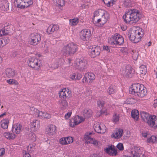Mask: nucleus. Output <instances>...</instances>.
<instances>
[{"label": "nucleus", "mask_w": 157, "mask_h": 157, "mask_svg": "<svg viewBox=\"0 0 157 157\" xmlns=\"http://www.w3.org/2000/svg\"><path fill=\"white\" fill-rule=\"evenodd\" d=\"M40 125V122L39 120H35L33 122L29 124V127L31 132L29 133L27 132L26 136L29 140L32 142H34L36 140V136L35 134L32 132H36L37 131L38 129L39 128Z\"/></svg>", "instance_id": "4"}, {"label": "nucleus", "mask_w": 157, "mask_h": 157, "mask_svg": "<svg viewBox=\"0 0 157 157\" xmlns=\"http://www.w3.org/2000/svg\"><path fill=\"white\" fill-rule=\"evenodd\" d=\"M1 39L3 42H5L4 43V45H6L10 41L9 38L8 37H4Z\"/></svg>", "instance_id": "49"}, {"label": "nucleus", "mask_w": 157, "mask_h": 157, "mask_svg": "<svg viewBox=\"0 0 157 157\" xmlns=\"http://www.w3.org/2000/svg\"><path fill=\"white\" fill-rule=\"evenodd\" d=\"M133 99L132 98H128L125 101V102L127 104H131L132 103V100Z\"/></svg>", "instance_id": "62"}, {"label": "nucleus", "mask_w": 157, "mask_h": 157, "mask_svg": "<svg viewBox=\"0 0 157 157\" xmlns=\"http://www.w3.org/2000/svg\"><path fill=\"white\" fill-rule=\"evenodd\" d=\"M93 134V132H87L86 133L84 137V139L86 141L85 142L93 138L91 137V135Z\"/></svg>", "instance_id": "35"}, {"label": "nucleus", "mask_w": 157, "mask_h": 157, "mask_svg": "<svg viewBox=\"0 0 157 157\" xmlns=\"http://www.w3.org/2000/svg\"><path fill=\"white\" fill-rule=\"evenodd\" d=\"M104 12H105V10L101 9H98L95 11L94 13L93 18V21L95 22V18H96V19H97V18H98V17H100L101 16L103 15Z\"/></svg>", "instance_id": "24"}, {"label": "nucleus", "mask_w": 157, "mask_h": 157, "mask_svg": "<svg viewBox=\"0 0 157 157\" xmlns=\"http://www.w3.org/2000/svg\"><path fill=\"white\" fill-rule=\"evenodd\" d=\"M123 133V130L121 128H119L116 130L115 133L112 135V136L113 137L115 138L119 139L122 137Z\"/></svg>", "instance_id": "25"}, {"label": "nucleus", "mask_w": 157, "mask_h": 157, "mask_svg": "<svg viewBox=\"0 0 157 157\" xmlns=\"http://www.w3.org/2000/svg\"><path fill=\"white\" fill-rule=\"evenodd\" d=\"M76 68L80 71H84L86 68L87 62L85 59H78L76 60Z\"/></svg>", "instance_id": "13"}, {"label": "nucleus", "mask_w": 157, "mask_h": 157, "mask_svg": "<svg viewBox=\"0 0 157 157\" xmlns=\"http://www.w3.org/2000/svg\"><path fill=\"white\" fill-rule=\"evenodd\" d=\"M148 126L154 129L157 128V117L155 115L150 116V117L147 123Z\"/></svg>", "instance_id": "16"}, {"label": "nucleus", "mask_w": 157, "mask_h": 157, "mask_svg": "<svg viewBox=\"0 0 157 157\" xmlns=\"http://www.w3.org/2000/svg\"><path fill=\"white\" fill-rule=\"evenodd\" d=\"M123 4L125 6L129 7L131 5V1L130 0H124Z\"/></svg>", "instance_id": "47"}, {"label": "nucleus", "mask_w": 157, "mask_h": 157, "mask_svg": "<svg viewBox=\"0 0 157 157\" xmlns=\"http://www.w3.org/2000/svg\"><path fill=\"white\" fill-rule=\"evenodd\" d=\"M116 91L115 87L113 86H110L107 90V92L109 95L113 94Z\"/></svg>", "instance_id": "39"}, {"label": "nucleus", "mask_w": 157, "mask_h": 157, "mask_svg": "<svg viewBox=\"0 0 157 157\" xmlns=\"http://www.w3.org/2000/svg\"><path fill=\"white\" fill-rule=\"evenodd\" d=\"M82 113L85 118H88L91 116L92 111L91 109L86 108L82 110Z\"/></svg>", "instance_id": "26"}, {"label": "nucleus", "mask_w": 157, "mask_h": 157, "mask_svg": "<svg viewBox=\"0 0 157 157\" xmlns=\"http://www.w3.org/2000/svg\"><path fill=\"white\" fill-rule=\"evenodd\" d=\"M103 128H101V126L99 124L95 126V130L98 133H104L105 132V126L102 127Z\"/></svg>", "instance_id": "29"}, {"label": "nucleus", "mask_w": 157, "mask_h": 157, "mask_svg": "<svg viewBox=\"0 0 157 157\" xmlns=\"http://www.w3.org/2000/svg\"><path fill=\"white\" fill-rule=\"evenodd\" d=\"M7 82L9 84L16 85L18 84L17 81L13 79H10L7 80Z\"/></svg>", "instance_id": "42"}, {"label": "nucleus", "mask_w": 157, "mask_h": 157, "mask_svg": "<svg viewBox=\"0 0 157 157\" xmlns=\"http://www.w3.org/2000/svg\"><path fill=\"white\" fill-rule=\"evenodd\" d=\"M124 42V39L123 37L121 35L117 34L113 35L108 40V42L112 46L121 45Z\"/></svg>", "instance_id": "6"}, {"label": "nucleus", "mask_w": 157, "mask_h": 157, "mask_svg": "<svg viewBox=\"0 0 157 157\" xmlns=\"http://www.w3.org/2000/svg\"><path fill=\"white\" fill-rule=\"evenodd\" d=\"M85 76L87 77L89 80L88 83H92L93 80L95 78V75L92 73H86L85 74Z\"/></svg>", "instance_id": "31"}, {"label": "nucleus", "mask_w": 157, "mask_h": 157, "mask_svg": "<svg viewBox=\"0 0 157 157\" xmlns=\"http://www.w3.org/2000/svg\"><path fill=\"white\" fill-rule=\"evenodd\" d=\"M71 91L68 89H63L59 93V98H61V106L62 109L64 110L68 106L67 100L71 96Z\"/></svg>", "instance_id": "5"}, {"label": "nucleus", "mask_w": 157, "mask_h": 157, "mask_svg": "<svg viewBox=\"0 0 157 157\" xmlns=\"http://www.w3.org/2000/svg\"><path fill=\"white\" fill-rule=\"evenodd\" d=\"M147 143H157V137L155 136H151L149 137L147 140Z\"/></svg>", "instance_id": "34"}, {"label": "nucleus", "mask_w": 157, "mask_h": 157, "mask_svg": "<svg viewBox=\"0 0 157 157\" xmlns=\"http://www.w3.org/2000/svg\"><path fill=\"white\" fill-rule=\"evenodd\" d=\"M104 151L106 153L112 156L118 155L117 149L113 145H108V147L105 148Z\"/></svg>", "instance_id": "14"}, {"label": "nucleus", "mask_w": 157, "mask_h": 157, "mask_svg": "<svg viewBox=\"0 0 157 157\" xmlns=\"http://www.w3.org/2000/svg\"><path fill=\"white\" fill-rule=\"evenodd\" d=\"M90 31L88 29L82 30L80 33V38L83 40H87L91 36Z\"/></svg>", "instance_id": "15"}, {"label": "nucleus", "mask_w": 157, "mask_h": 157, "mask_svg": "<svg viewBox=\"0 0 157 157\" xmlns=\"http://www.w3.org/2000/svg\"><path fill=\"white\" fill-rule=\"evenodd\" d=\"M99 142L97 140H95L93 138L88 141H86V142H85V143L87 144H92L95 146H97L98 145Z\"/></svg>", "instance_id": "37"}, {"label": "nucleus", "mask_w": 157, "mask_h": 157, "mask_svg": "<svg viewBox=\"0 0 157 157\" xmlns=\"http://www.w3.org/2000/svg\"><path fill=\"white\" fill-rule=\"evenodd\" d=\"M131 94L137 95L141 98L143 97L147 94V89L143 85L139 83L134 84L130 90Z\"/></svg>", "instance_id": "2"}, {"label": "nucleus", "mask_w": 157, "mask_h": 157, "mask_svg": "<svg viewBox=\"0 0 157 157\" xmlns=\"http://www.w3.org/2000/svg\"><path fill=\"white\" fill-rule=\"evenodd\" d=\"M22 1V0H15V4L17 6V7L21 9V2Z\"/></svg>", "instance_id": "45"}, {"label": "nucleus", "mask_w": 157, "mask_h": 157, "mask_svg": "<svg viewBox=\"0 0 157 157\" xmlns=\"http://www.w3.org/2000/svg\"><path fill=\"white\" fill-rule=\"evenodd\" d=\"M22 5H21V9H24V8H27L29 6V5H27L26 3H25V2H24L23 1H22V2H21Z\"/></svg>", "instance_id": "61"}, {"label": "nucleus", "mask_w": 157, "mask_h": 157, "mask_svg": "<svg viewBox=\"0 0 157 157\" xmlns=\"http://www.w3.org/2000/svg\"><path fill=\"white\" fill-rule=\"evenodd\" d=\"M15 71L13 69L7 68L5 70V74L6 77L12 78L15 75Z\"/></svg>", "instance_id": "21"}, {"label": "nucleus", "mask_w": 157, "mask_h": 157, "mask_svg": "<svg viewBox=\"0 0 157 157\" xmlns=\"http://www.w3.org/2000/svg\"><path fill=\"white\" fill-rule=\"evenodd\" d=\"M140 116L144 122L147 123L148 120L149 119L151 115H150L148 113L143 111L141 112Z\"/></svg>", "instance_id": "27"}, {"label": "nucleus", "mask_w": 157, "mask_h": 157, "mask_svg": "<svg viewBox=\"0 0 157 157\" xmlns=\"http://www.w3.org/2000/svg\"><path fill=\"white\" fill-rule=\"evenodd\" d=\"M40 60L38 61V59L34 57L29 58L28 59V66L30 67L38 69L39 68L41 65Z\"/></svg>", "instance_id": "12"}, {"label": "nucleus", "mask_w": 157, "mask_h": 157, "mask_svg": "<svg viewBox=\"0 0 157 157\" xmlns=\"http://www.w3.org/2000/svg\"><path fill=\"white\" fill-rule=\"evenodd\" d=\"M78 49V46L76 44L71 42L63 47L61 52L63 55L68 56L73 55L77 51Z\"/></svg>", "instance_id": "3"}, {"label": "nucleus", "mask_w": 157, "mask_h": 157, "mask_svg": "<svg viewBox=\"0 0 157 157\" xmlns=\"http://www.w3.org/2000/svg\"><path fill=\"white\" fill-rule=\"evenodd\" d=\"M109 17L108 13L105 10L103 15L101 16V17L97 18V21H95V24L98 26H102L107 21Z\"/></svg>", "instance_id": "10"}, {"label": "nucleus", "mask_w": 157, "mask_h": 157, "mask_svg": "<svg viewBox=\"0 0 157 157\" xmlns=\"http://www.w3.org/2000/svg\"><path fill=\"white\" fill-rule=\"evenodd\" d=\"M142 136L145 138L149 137L150 136L149 132L147 131L142 132Z\"/></svg>", "instance_id": "50"}, {"label": "nucleus", "mask_w": 157, "mask_h": 157, "mask_svg": "<svg viewBox=\"0 0 157 157\" xmlns=\"http://www.w3.org/2000/svg\"><path fill=\"white\" fill-rule=\"evenodd\" d=\"M22 126L20 123L14 124L12 127V130L13 133L19 134L21 132Z\"/></svg>", "instance_id": "20"}, {"label": "nucleus", "mask_w": 157, "mask_h": 157, "mask_svg": "<svg viewBox=\"0 0 157 157\" xmlns=\"http://www.w3.org/2000/svg\"><path fill=\"white\" fill-rule=\"evenodd\" d=\"M97 104L98 106L100 107H101L102 108V107L104 106V102L103 101H98L97 102Z\"/></svg>", "instance_id": "58"}, {"label": "nucleus", "mask_w": 157, "mask_h": 157, "mask_svg": "<svg viewBox=\"0 0 157 157\" xmlns=\"http://www.w3.org/2000/svg\"><path fill=\"white\" fill-rule=\"evenodd\" d=\"M78 19L77 18L70 20V24L71 26L75 25L78 22Z\"/></svg>", "instance_id": "38"}, {"label": "nucleus", "mask_w": 157, "mask_h": 157, "mask_svg": "<svg viewBox=\"0 0 157 157\" xmlns=\"http://www.w3.org/2000/svg\"><path fill=\"white\" fill-rule=\"evenodd\" d=\"M41 40L40 34L36 33H33L30 35V39L29 41V43L32 45H36L39 43Z\"/></svg>", "instance_id": "11"}, {"label": "nucleus", "mask_w": 157, "mask_h": 157, "mask_svg": "<svg viewBox=\"0 0 157 157\" xmlns=\"http://www.w3.org/2000/svg\"><path fill=\"white\" fill-rule=\"evenodd\" d=\"M134 70L129 65L126 66L125 69H123L121 71V74L126 78L132 77L134 75Z\"/></svg>", "instance_id": "8"}, {"label": "nucleus", "mask_w": 157, "mask_h": 157, "mask_svg": "<svg viewBox=\"0 0 157 157\" xmlns=\"http://www.w3.org/2000/svg\"><path fill=\"white\" fill-rule=\"evenodd\" d=\"M139 112L137 110L134 109L132 111L131 113V117L135 120H138L139 118Z\"/></svg>", "instance_id": "32"}, {"label": "nucleus", "mask_w": 157, "mask_h": 157, "mask_svg": "<svg viewBox=\"0 0 157 157\" xmlns=\"http://www.w3.org/2000/svg\"><path fill=\"white\" fill-rule=\"evenodd\" d=\"M51 117V115L46 112H44L43 117V118H47V119H49Z\"/></svg>", "instance_id": "56"}, {"label": "nucleus", "mask_w": 157, "mask_h": 157, "mask_svg": "<svg viewBox=\"0 0 157 157\" xmlns=\"http://www.w3.org/2000/svg\"><path fill=\"white\" fill-rule=\"evenodd\" d=\"M22 0L24 2H25V3H26L27 5H29V6H30V5H32L33 3L32 0Z\"/></svg>", "instance_id": "54"}, {"label": "nucleus", "mask_w": 157, "mask_h": 157, "mask_svg": "<svg viewBox=\"0 0 157 157\" xmlns=\"http://www.w3.org/2000/svg\"><path fill=\"white\" fill-rule=\"evenodd\" d=\"M10 8H11V6H10L9 3L6 0L0 1V8L4 11L8 10H10Z\"/></svg>", "instance_id": "18"}, {"label": "nucleus", "mask_w": 157, "mask_h": 157, "mask_svg": "<svg viewBox=\"0 0 157 157\" xmlns=\"http://www.w3.org/2000/svg\"><path fill=\"white\" fill-rule=\"evenodd\" d=\"M1 127L4 129H7L9 123V120L8 119L5 118L1 121Z\"/></svg>", "instance_id": "28"}, {"label": "nucleus", "mask_w": 157, "mask_h": 157, "mask_svg": "<svg viewBox=\"0 0 157 157\" xmlns=\"http://www.w3.org/2000/svg\"><path fill=\"white\" fill-rule=\"evenodd\" d=\"M77 73H74L70 75V77L72 80H76Z\"/></svg>", "instance_id": "60"}, {"label": "nucleus", "mask_w": 157, "mask_h": 157, "mask_svg": "<svg viewBox=\"0 0 157 157\" xmlns=\"http://www.w3.org/2000/svg\"><path fill=\"white\" fill-rule=\"evenodd\" d=\"M33 109L34 110H36V113H38V117L41 119H43V115L44 112H43L42 111H40L39 110H38L37 109H35L33 108H32V109Z\"/></svg>", "instance_id": "41"}, {"label": "nucleus", "mask_w": 157, "mask_h": 157, "mask_svg": "<svg viewBox=\"0 0 157 157\" xmlns=\"http://www.w3.org/2000/svg\"><path fill=\"white\" fill-rule=\"evenodd\" d=\"M101 1L108 7L113 6V2H111L110 0H101Z\"/></svg>", "instance_id": "46"}, {"label": "nucleus", "mask_w": 157, "mask_h": 157, "mask_svg": "<svg viewBox=\"0 0 157 157\" xmlns=\"http://www.w3.org/2000/svg\"><path fill=\"white\" fill-rule=\"evenodd\" d=\"M121 51L125 54H127L128 53V49L126 48H123L121 49Z\"/></svg>", "instance_id": "59"}, {"label": "nucleus", "mask_w": 157, "mask_h": 157, "mask_svg": "<svg viewBox=\"0 0 157 157\" xmlns=\"http://www.w3.org/2000/svg\"><path fill=\"white\" fill-rule=\"evenodd\" d=\"M132 56L134 59H137L138 58V54L136 51H132L131 52Z\"/></svg>", "instance_id": "43"}, {"label": "nucleus", "mask_w": 157, "mask_h": 157, "mask_svg": "<svg viewBox=\"0 0 157 157\" xmlns=\"http://www.w3.org/2000/svg\"><path fill=\"white\" fill-rule=\"evenodd\" d=\"M113 122H116L118 121L119 120V117L116 114L113 116Z\"/></svg>", "instance_id": "53"}, {"label": "nucleus", "mask_w": 157, "mask_h": 157, "mask_svg": "<svg viewBox=\"0 0 157 157\" xmlns=\"http://www.w3.org/2000/svg\"><path fill=\"white\" fill-rule=\"evenodd\" d=\"M23 157H31L30 154L27 152L26 151L25 152V154L23 155Z\"/></svg>", "instance_id": "64"}, {"label": "nucleus", "mask_w": 157, "mask_h": 157, "mask_svg": "<svg viewBox=\"0 0 157 157\" xmlns=\"http://www.w3.org/2000/svg\"><path fill=\"white\" fill-rule=\"evenodd\" d=\"M2 29L0 31L1 35L9 34L13 31V26L9 24L8 23H5L2 25Z\"/></svg>", "instance_id": "7"}, {"label": "nucleus", "mask_w": 157, "mask_h": 157, "mask_svg": "<svg viewBox=\"0 0 157 157\" xmlns=\"http://www.w3.org/2000/svg\"><path fill=\"white\" fill-rule=\"evenodd\" d=\"M101 48L99 46L93 45L91 46L89 50V54L92 58H94L99 55Z\"/></svg>", "instance_id": "9"}, {"label": "nucleus", "mask_w": 157, "mask_h": 157, "mask_svg": "<svg viewBox=\"0 0 157 157\" xmlns=\"http://www.w3.org/2000/svg\"><path fill=\"white\" fill-rule=\"evenodd\" d=\"M67 144L71 143L73 142V138L71 137H68L66 138Z\"/></svg>", "instance_id": "55"}, {"label": "nucleus", "mask_w": 157, "mask_h": 157, "mask_svg": "<svg viewBox=\"0 0 157 157\" xmlns=\"http://www.w3.org/2000/svg\"><path fill=\"white\" fill-rule=\"evenodd\" d=\"M116 147L120 151H122L124 149L123 145L121 143H119L117 145Z\"/></svg>", "instance_id": "51"}, {"label": "nucleus", "mask_w": 157, "mask_h": 157, "mask_svg": "<svg viewBox=\"0 0 157 157\" xmlns=\"http://www.w3.org/2000/svg\"><path fill=\"white\" fill-rule=\"evenodd\" d=\"M54 3L55 4L56 6L62 7L64 6V0H53Z\"/></svg>", "instance_id": "33"}, {"label": "nucleus", "mask_w": 157, "mask_h": 157, "mask_svg": "<svg viewBox=\"0 0 157 157\" xmlns=\"http://www.w3.org/2000/svg\"><path fill=\"white\" fill-rule=\"evenodd\" d=\"M56 130V127L55 125H50L46 128V133L49 135H52L55 133Z\"/></svg>", "instance_id": "23"}, {"label": "nucleus", "mask_w": 157, "mask_h": 157, "mask_svg": "<svg viewBox=\"0 0 157 157\" xmlns=\"http://www.w3.org/2000/svg\"><path fill=\"white\" fill-rule=\"evenodd\" d=\"M140 12L138 10L130 9L125 12L123 18L126 23H130V22L136 23L140 20Z\"/></svg>", "instance_id": "1"}, {"label": "nucleus", "mask_w": 157, "mask_h": 157, "mask_svg": "<svg viewBox=\"0 0 157 157\" xmlns=\"http://www.w3.org/2000/svg\"><path fill=\"white\" fill-rule=\"evenodd\" d=\"M147 68L145 66L141 65L140 66L138 71V74L142 75H145L147 73Z\"/></svg>", "instance_id": "30"}, {"label": "nucleus", "mask_w": 157, "mask_h": 157, "mask_svg": "<svg viewBox=\"0 0 157 157\" xmlns=\"http://www.w3.org/2000/svg\"><path fill=\"white\" fill-rule=\"evenodd\" d=\"M52 25V27H53V29L54 32L56 31H57L59 29V26L55 24H51Z\"/></svg>", "instance_id": "52"}, {"label": "nucleus", "mask_w": 157, "mask_h": 157, "mask_svg": "<svg viewBox=\"0 0 157 157\" xmlns=\"http://www.w3.org/2000/svg\"><path fill=\"white\" fill-rule=\"evenodd\" d=\"M46 32L48 34H52L54 32L53 29V27H52V25H51L49 27H48L47 29Z\"/></svg>", "instance_id": "44"}, {"label": "nucleus", "mask_w": 157, "mask_h": 157, "mask_svg": "<svg viewBox=\"0 0 157 157\" xmlns=\"http://www.w3.org/2000/svg\"><path fill=\"white\" fill-rule=\"evenodd\" d=\"M125 36L126 38H128L131 41L135 43H136L138 41L137 40L136 34L134 31L129 32L128 33L126 34Z\"/></svg>", "instance_id": "17"}, {"label": "nucleus", "mask_w": 157, "mask_h": 157, "mask_svg": "<svg viewBox=\"0 0 157 157\" xmlns=\"http://www.w3.org/2000/svg\"><path fill=\"white\" fill-rule=\"evenodd\" d=\"M36 144L34 143L30 144L27 147V150L29 151H32L35 149Z\"/></svg>", "instance_id": "40"}, {"label": "nucleus", "mask_w": 157, "mask_h": 157, "mask_svg": "<svg viewBox=\"0 0 157 157\" xmlns=\"http://www.w3.org/2000/svg\"><path fill=\"white\" fill-rule=\"evenodd\" d=\"M141 151L140 148L136 146L132 149L131 151V156L133 157H140Z\"/></svg>", "instance_id": "19"}, {"label": "nucleus", "mask_w": 157, "mask_h": 157, "mask_svg": "<svg viewBox=\"0 0 157 157\" xmlns=\"http://www.w3.org/2000/svg\"><path fill=\"white\" fill-rule=\"evenodd\" d=\"M75 118H76V119L74 120L73 124L70 123V126L71 127H74L75 125L78 124L85 121V118L82 117L77 116Z\"/></svg>", "instance_id": "22"}, {"label": "nucleus", "mask_w": 157, "mask_h": 157, "mask_svg": "<svg viewBox=\"0 0 157 157\" xmlns=\"http://www.w3.org/2000/svg\"><path fill=\"white\" fill-rule=\"evenodd\" d=\"M111 47L107 46H104L103 48V50L106 51L108 52H110Z\"/></svg>", "instance_id": "57"}, {"label": "nucleus", "mask_w": 157, "mask_h": 157, "mask_svg": "<svg viewBox=\"0 0 157 157\" xmlns=\"http://www.w3.org/2000/svg\"><path fill=\"white\" fill-rule=\"evenodd\" d=\"M59 142L62 144L66 145L67 144L66 138H63L60 139L59 140Z\"/></svg>", "instance_id": "48"}, {"label": "nucleus", "mask_w": 157, "mask_h": 157, "mask_svg": "<svg viewBox=\"0 0 157 157\" xmlns=\"http://www.w3.org/2000/svg\"><path fill=\"white\" fill-rule=\"evenodd\" d=\"M71 112H68L65 115V117L66 119H68L69 118L71 114Z\"/></svg>", "instance_id": "63"}, {"label": "nucleus", "mask_w": 157, "mask_h": 157, "mask_svg": "<svg viewBox=\"0 0 157 157\" xmlns=\"http://www.w3.org/2000/svg\"><path fill=\"white\" fill-rule=\"evenodd\" d=\"M4 136L6 138L9 139H13L15 137L14 134H12L9 132L4 133Z\"/></svg>", "instance_id": "36"}]
</instances>
